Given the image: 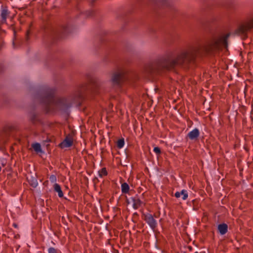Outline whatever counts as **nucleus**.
I'll return each mask as SVG.
<instances>
[{
  "label": "nucleus",
  "mask_w": 253,
  "mask_h": 253,
  "mask_svg": "<svg viewBox=\"0 0 253 253\" xmlns=\"http://www.w3.org/2000/svg\"><path fill=\"white\" fill-rule=\"evenodd\" d=\"M154 152L157 154H160L161 153V150L159 147H155L154 148Z\"/></svg>",
  "instance_id": "obj_24"
},
{
  "label": "nucleus",
  "mask_w": 253,
  "mask_h": 253,
  "mask_svg": "<svg viewBox=\"0 0 253 253\" xmlns=\"http://www.w3.org/2000/svg\"><path fill=\"white\" fill-rule=\"evenodd\" d=\"M1 168L0 167V171H1Z\"/></svg>",
  "instance_id": "obj_27"
},
{
  "label": "nucleus",
  "mask_w": 253,
  "mask_h": 253,
  "mask_svg": "<svg viewBox=\"0 0 253 253\" xmlns=\"http://www.w3.org/2000/svg\"><path fill=\"white\" fill-rule=\"evenodd\" d=\"M37 116L35 114H33L31 115V121L33 123H35L37 121Z\"/></svg>",
  "instance_id": "obj_22"
},
{
  "label": "nucleus",
  "mask_w": 253,
  "mask_h": 253,
  "mask_svg": "<svg viewBox=\"0 0 253 253\" xmlns=\"http://www.w3.org/2000/svg\"><path fill=\"white\" fill-rule=\"evenodd\" d=\"M131 200L132 201L133 204L132 206L133 209L136 210L138 209L141 205L142 202L141 200L138 198L137 197H133L131 198Z\"/></svg>",
  "instance_id": "obj_13"
},
{
  "label": "nucleus",
  "mask_w": 253,
  "mask_h": 253,
  "mask_svg": "<svg viewBox=\"0 0 253 253\" xmlns=\"http://www.w3.org/2000/svg\"><path fill=\"white\" fill-rule=\"evenodd\" d=\"M253 28V18L242 24L235 30V34L243 38L247 37L248 32Z\"/></svg>",
  "instance_id": "obj_4"
},
{
  "label": "nucleus",
  "mask_w": 253,
  "mask_h": 253,
  "mask_svg": "<svg viewBox=\"0 0 253 253\" xmlns=\"http://www.w3.org/2000/svg\"><path fill=\"white\" fill-rule=\"evenodd\" d=\"M200 132L198 128H195L188 133V137L191 140H195L197 139L199 136Z\"/></svg>",
  "instance_id": "obj_10"
},
{
  "label": "nucleus",
  "mask_w": 253,
  "mask_h": 253,
  "mask_svg": "<svg viewBox=\"0 0 253 253\" xmlns=\"http://www.w3.org/2000/svg\"><path fill=\"white\" fill-rule=\"evenodd\" d=\"M229 36L230 34L215 35L208 39L202 47H192L182 51L175 57L169 54L160 57L150 64L149 70L151 73H161L172 70L177 66L187 68L194 62L201 49L209 54H214L224 49L227 50Z\"/></svg>",
  "instance_id": "obj_1"
},
{
  "label": "nucleus",
  "mask_w": 253,
  "mask_h": 253,
  "mask_svg": "<svg viewBox=\"0 0 253 253\" xmlns=\"http://www.w3.org/2000/svg\"><path fill=\"white\" fill-rule=\"evenodd\" d=\"M0 23L1 24L7 23V18L9 16L10 12L6 6L2 5L0 8Z\"/></svg>",
  "instance_id": "obj_7"
},
{
  "label": "nucleus",
  "mask_w": 253,
  "mask_h": 253,
  "mask_svg": "<svg viewBox=\"0 0 253 253\" xmlns=\"http://www.w3.org/2000/svg\"><path fill=\"white\" fill-rule=\"evenodd\" d=\"M125 144V141L124 139H120L117 141V147L119 148H122L123 147Z\"/></svg>",
  "instance_id": "obj_20"
},
{
  "label": "nucleus",
  "mask_w": 253,
  "mask_h": 253,
  "mask_svg": "<svg viewBox=\"0 0 253 253\" xmlns=\"http://www.w3.org/2000/svg\"><path fill=\"white\" fill-rule=\"evenodd\" d=\"M126 80V77L125 72L122 70H118L112 73L111 82L113 85L120 87Z\"/></svg>",
  "instance_id": "obj_3"
},
{
  "label": "nucleus",
  "mask_w": 253,
  "mask_h": 253,
  "mask_svg": "<svg viewBox=\"0 0 253 253\" xmlns=\"http://www.w3.org/2000/svg\"><path fill=\"white\" fill-rule=\"evenodd\" d=\"M174 196L176 198H178L182 196V199L183 200H185L187 199L188 194L187 190H182L180 192H176Z\"/></svg>",
  "instance_id": "obj_12"
},
{
  "label": "nucleus",
  "mask_w": 253,
  "mask_h": 253,
  "mask_svg": "<svg viewBox=\"0 0 253 253\" xmlns=\"http://www.w3.org/2000/svg\"><path fill=\"white\" fill-rule=\"evenodd\" d=\"M70 32V29L69 26L64 25L54 32L53 36L56 38H61Z\"/></svg>",
  "instance_id": "obj_5"
},
{
  "label": "nucleus",
  "mask_w": 253,
  "mask_h": 253,
  "mask_svg": "<svg viewBox=\"0 0 253 253\" xmlns=\"http://www.w3.org/2000/svg\"><path fill=\"white\" fill-rule=\"evenodd\" d=\"M93 91L96 94H99L103 91V87L102 84L100 82H95L92 85Z\"/></svg>",
  "instance_id": "obj_8"
},
{
  "label": "nucleus",
  "mask_w": 253,
  "mask_h": 253,
  "mask_svg": "<svg viewBox=\"0 0 253 253\" xmlns=\"http://www.w3.org/2000/svg\"><path fill=\"white\" fill-rule=\"evenodd\" d=\"M48 253H61V252L55 249V248L53 247H50L48 249Z\"/></svg>",
  "instance_id": "obj_21"
},
{
  "label": "nucleus",
  "mask_w": 253,
  "mask_h": 253,
  "mask_svg": "<svg viewBox=\"0 0 253 253\" xmlns=\"http://www.w3.org/2000/svg\"><path fill=\"white\" fill-rule=\"evenodd\" d=\"M99 176L101 177H102L103 176L106 175L107 174V172L106 169V168L102 169L98 172Z\"/></svg>",
  "instance_id": "obj_19"
},
{
  "label": "nucleus",
  "mask_w": 253,
  "mask_h": 253,
  "mask_svg": "<svg viewBox=\"0 0 253 253\" xmlns=\"http://www.w3.org/2000/svg\"><path fill=\"white\" fill-rule=\"evenodd\" d=\"M154 0L157 2L161 3L163 5H164L165 4V2L167 1V0Z\"/></svg>",
  "instance_id": "obj_26"
},
{
  "label": "nucleus",
  "mask_w": 253,
  "mask_h": 253,
  "mask_svg": "<svg viewBox=\"0 0 253 253\" xmlns=\"http://www.w3.org/2000/svg\"><path fill=\"white\" fill-rule=\"evenodd\" d=\"M53 188L54 190L58 193V195L60 198L63 197V193L59 184L56 183H54Z\"/></svg>",
  "instance_id": "obj_14"
},
{
  "label": "nucleus",
  "mask_w": 253,
  "mask_h": 253,
  "mask_svg": "<svg viewBox=\"0 0 253 253\" xmlns=\"http://www.w3.org/2000/svg\"><path fill=\"white\" fill-rule=\"evenodd\" d=\"M49 180L51 182H55L56 181V177L54 175H51L50 176Z\"/></svg>",
  "instance_id": "obj_23"
},
{
  "label": "nucleus",
  "mask_w": 253,
  "mask_h": 253,
  "mask_svg": "<svg viewBox=\"0 0 253 253\" xmlns=\"http://www.w3.org/2000/svg\"><path fill=\"white\" fill-rule=\"evenodd\" d=\"M29 182L31 186L34 188H36L38 185V181L36 177L34 176H31V177L29 179Z\"/></svg>",
  "instance_id": "obj_15"
},
{
  "label": "nucleus",
  "mask_w": 253,
  "mask_h": 253,
  "mask_svg": "<svg viewBox=\"0 0 253 253\" xmlns=\"http://www.w3.org/2000/svg\"><path fill=\"white\" fill-rule=\"evenodd\" d=\"M143 216L145 221L149 225L152 230H154L157 227L158 223L153 215L150 213H146L144 214Z\"/></svg>",
  "instance_id": "obj_6"
},
{
  "label": "nucleus",
  "mask_w": 253,
  "mask_h": 253,
  "mask_svg": "<svg viewBox=\"0 0 253 253\" xmlns=\"http://www.w3.org/2000/svg\"><path fill=\"white\" fill-rule=\"evenodd\" d=\"M217 230L220 235L225 234L228 231V225L226 223L219 224L217 226Z\"/></svg>",
  "instance_id": "obj_11"
},
{
  "label": "nucleus",
  "mask_w": 253,
  "mask_h": 253,
  "mask_svg": "<svg viewBox=\"0 0 253 253\" xmlns=\"http://www.w3.org/2000/svg\"><path fill=\"white\" fill-rule=\"evenodd\" d=\"M6 142V136L5 134L0 135V146H2Z\"/></svg>",
  "instance_id": "obj_18"
},
{
  "label": "nucleus",
  "mask_w": 253,
  "mask_h": 253,
  "mask_svg": "<svg viewBox=\"0 0 253 253\" xmlns=\"http://www.w3.org/2000/svg\"><path fill=\"white\" fill-rule=\"evenodd\" d=\"M85 87L81 85L79 87L72 95L68 98L54 97V90L50 88H44L40 90L36 95V99L45 108L47 112L59 109L66 111L72 105H81L83 92Z\"/></svg>",
  "instance_id": "obj_2"
},
{
  "label": "nucleus",
  "mask_w": 253,
  "mask_h": 253,
  "mask_svg": "<svg viewBox=\"0 0 253 253\" xmlns=\"http://www.w3.org/2000/svg\"><path fill=\"white\" fill-rule=\"evenodd\" d=\"M32 147L36 152H41L42 148L41 144L39 143H35L32 144Z\"/></svg>",
  "instance_id": "obj_17"
},
{
  "label": "nucleus",
  "mask_w": 253,
  "mask_h": 253,
  "mask_svg": "<svg viewBox=\"0 0 253 253\" xmlns=\"http://www.w3.org/2000/svg\"><path fill=\"white\" fill-rule=\"evenodd\" d=\"M121 190L123 193H127L129 190L128 184L126 182L122 183L121 185Z\"/></svg>",
  "instance_id": "obj_16"
},
{
  "label": "nucleus",
  "mask_w": 253,
  "mask_h": 253,
  "mask_svg": "<svg viewBox=\"0 0 253 253\" xmlns=\"http://www.w3.org/2000/svg\"><path fill=\"white\" fill-rule=\"evenodd\" d=\"M73 144V139L69 135L66 136L64 140L60 144L62 148L70 147Z\"/></svg>",
  "instance_id": "obj_9"
},
{
  "label": "nucleus",
  "mask_w": 253,
  "mask_h": 253,
  "mask_svg": "<svg viewBox=\"0 0 253 253\" xmlns=\"http://www.w3.org/2000/svg\"><path fill=\"white\" fill-rule=\"evenodd\" d=\"M93 14V12L91 10H89L86 12V15L88 17H90L92 16Z\"/></svg>",
  "instance_id": "obj_25"
}]
</instances>
